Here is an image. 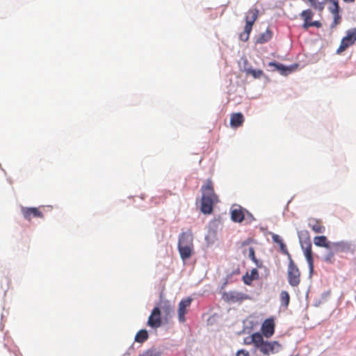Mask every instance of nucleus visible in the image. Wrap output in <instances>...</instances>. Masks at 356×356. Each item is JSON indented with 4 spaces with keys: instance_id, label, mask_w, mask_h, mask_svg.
Listing matches in <instances>:
<instances>
[{
    "instance_id": "1",
    "label": "nucleus",
    "mask_w": 356,
    "mask_h": 356,
    "mask_svg": "<svg viewBox=\"0 0 356 356\" xmlns=\"http://www.w3.org/2000/svg\"><path fill=\"white\" fill-rule=\"evenodd\" d=\"M201 211L204 214H210L213 211V206L219 202L218 195L214 192L213 184L211 179H207L201 187Z\"/></svg>"
},
{
    "instance_id": "2",
    "label": "nucleus",
    "mask_w": 356,
    "mask_h": 356,
    "mask_svg": "<svg viewBox=\"0 0 356 356\" xmlns=\"http://www.w3.org/2000/svg\"><path fill=\"white\" fill-rule=\"evenodd\" d=\"M246 344L253 343L264 355H269L277 353L281 349V345L277 341H268L264 339L259 332L253 333L250 341H245Z\"/></svg>"
},
{
    "instance_id": "3",
    "label": "nucleus",
    "mask_w": 356,
    "mask_h": 356,
    "mask_svg": "<svg viewBox=\"0 0 356 356\" xmlns=\"http://www.w3.org/2000/svg\"><path fill=\"white\" fill-rule=\"evenodd\" d=\"M289 256V263L288 266L287 278L289 284L291 286H298L300 283V272L298 266L295 264Z\"/></svg>"
},
{
    "instance_id": "4",
    "label": "nucleus",
    "mask_w": 356,
    "mask_h": 356,
    "mask_svg": "<svg viewBox=\"0 0 356 356\" xmlns=\"http://www.w3.org/2000/svg\"><path fill=\"white\" fill-rule=\"evenodd\" d=\"M356 42V29H350L346 31V35L340 42L339 47L337 49V53L341 54L349 47L352 46Z\"/></svg>"
},
{
    "instance_id": "5",
    "label": "nucleus",
    "mask_w": 356,
    "mask_h": 356,
    "mask_svg": "<svg viewBox=\"0 0 356 356\" xmlns=\"http://www.w3.org/2000/svg\"><path fill=\"white\" fill-rule=\"evenodd\" d=\"M327 1L329 3L328 10L333 15V22L330 24V29H333L341 22V16L339 14V0H327Z\"/></svg>"
},
{
    "instance_id": "6",
    "label": "nucleus",
    "mask_w": 356,
    "mask_h": 356,
    "mask_svg": "<svg viewBox=\"0 0 356 356\" xmlns=\"http://www.w3.org/2000/svg\"><path fill=\"white\" fill-rule=\"evenodd\" d=\"M44 207H22L21 211L23 217L30 221L33 218H43L44 213L42 209H44Z\"/></svg>"
},
{
    "instance_id": "7",
    "label": "nucleus",
    "mask_w": 356,
    "mask_h": 356,
    "mask_svg": "<svg viewBox=\"0 0 356 356\" xmlns=\"http://www.w3.org/2000/svg\"><path fill=\"white\" fill-rule=\"evenodd\" d=\"M333 248L337 252V253L339 252H343V253H347L350 252L352 254L354 253L355 251V245L347 241H340L337 242H332L331 248Z\"/></svg>"
},
{
    "instance_id": "8",
    "label": "nucleus",
    "mask_w": 356,
    "mask_h": 356,
    "mask_svg": "<svg viewBox=\"0 0 356 356\" xmlns=\"http://www.w3.org/2000/svg\"><path fill=\"white\" fill-rule=\"evenodd\" d=\"M147 325L152 328H158L161 325V309L155 307L148 318Z\"/></svg>"
},
{
    "instance_id": "9",
    "label": "nucleus",
    "mask_w": 356,
    "mask_h": 356,
    "mask_svg": "<svg viewBox=\"0 0 356 356\" xmlns=\"http://www.w3.org/2000/svg\"><path fill=\"white\" fill-rule=\"evenodd\" d=\"M193 299L191 298H187L186 299L181 300L179 303L178 308V318L179 321L181 323L184 322L185 315L188 312V309L190 307Z\"/></svg>"
},
{
    "instance_id": "10",
    "label": "nucleus",
    "mask_w": 356,
    "mask_h": 356,
    "mask_svg": "<svg viewBox=\"0 0 356 356\" xmlns=\"http://www.w3.org/2000/svg\"><path fill=\"white\" fill-rule=\"evenodd\" d=\"M177 246L194 247L193 236L191 231L183 232L179 234Z\"/></svg>"
},
{
    "instance_id": "11",
    "label": "nucleus",
    "mask_w": 356,
    "mask_h": 356,
    "mask_svg": "<svg viewBox=\"0 0 356 356\" xmlns=\"http://www.w3.org/2000/svg\"><path fill=\"white\" fill-rule=\"evenodd\" d=\"M259 9L257 8H251L245 14V20L246 29H252L254 22L257 21L259 17Z\"/></svg>"
},
{
    "instance_id": "12",
    "label": "nucleus",
    "mask_w": 356,
    "mask_h": 356,
    "mask_svg": "<svg viewBox=\"0 0 356 356\" xmlns=\"http://www.w3.org/2000/svg\"><path fill=\"white\" fill-rule=\"evenodd\" d=\"M262 336L270 337L275 332V322L273 318L266 319L261 325Z\"/></svg>"
},
{
    "instance_id": "13",
    "label": "nucleus",
    "mask_w": 356,
    "mask_h": 356,
    "mask_svg": "<svg viewBox=\"0 0 356 356\" xmlns=\"http://www.w3.org/2000/svg\"><path fill=\"white\" fill-rule=\"evenodd\" d=\"M224 298L229 302H241L248 298V296L238 291H229L224 294Z\"/></svg>"
},
{
    "instance_id": "14",
    "label": "nucleus",
    "mask_w": 356,
    "mask_h": 356,
    "mask_svg": "<svg viewBox=\"0 0 356 356\" xmlns=\"http://www.w3.org/2000/svg\"><path fill=\"white\" fill-rule=\"evenodd\" d=\"M303 250L305 257L309 265V273L312 274L314 271V259L311 243H307V245L303 248Z\"/></svg>"
},
{
    "instance_id": "15",
    "label": "nucleus",
    "mask_w": 356,
    "mask_h": 356,
    "mask_svg": "<svg viewBox=\"0 0 356 356\" xmlns=\"http://www.w3.org/2000/svg\"><path fill=\"white\" fill-rule=\"evenodd\" d=\"M308 225L315 233L317 234H323L325 230L322 221L318 219L310 218L309 220Z\"/></svg>"
},
{
    "instance_id": "16",
    "label": "nucleus",
    "mask_w": 356,
    "mask_h": 356,
    "mask_svg": "<svg viewBox=\"0 0 356 356\" xmlns=\"http://www.w3.org/2000/svg\"><path fill=\"white\" fill-rule=\"evenodd\" d=\"M245 218L244 211L240 206L234 207L231 210V219L235 222H241Z\"/></svg>"
},
{
    "instance_id": "17",
    "label": "nucleus",
    "mask_w": 356,
    "mask_h": 356,
    "mask_svg": "<svg viewBox=\"0 0 356 356\" xmlns=\"http://www.w3.org/2000/svg\"><path fill=\"white\" fill-rule=\"evenodd\" d=\"M245 118L241 113H233L230 116V126L232 128H238L243 124Z\"/></svg>"
},
{
    "instance_id": "18",
    "label": "nucleus",
    "mask_w": 356,
    "mask_h": 356,
    "mask_svg": "<svg viewBox=\"0 0 356 356\" xmlns=\"http://www.w3.org/2000/svg\"><path fill=\"white\" fill-rule=\"evenodd\" d=\"M180 257L183 261H186L191 257L194 253V247L177 246Z\"/></svg>"
},
{
    "instance_id": "19",
    "label": "nucleus",
    "mask_w": 356,
    "mask_h": 356,
    "mask_svg": "<svg viewBox=\"0 0 356 356\" xmlns=\"http://www.w3.org/2000/svg\"><path fill=\"white\" fill-rule=\"evenodd\" d=\"M314 243L316 246L322 248H331L332 242L328 241L325 236H316L314 238Z\"/></svg>"
},
{
    "instance_id": "20",
    "label": "nucleus",
    "mask_w": 356,
    "mask_h": 356,
    "mask_svg": "<svg viewBox=\"0 0 356 356\" xmlns=\"http://www.w3.org/2000/svg\"><path fill=\"white\" fill-rule=\"evenodd\" d=\"M326 250V252L322 256V260L326 264H333L335 262V254L337 252H335L332 247L327 248Z\"/></svg>"
},
{
    "instance_id": "21",
    "label": "nucleus",
    "mask_w": 356,
    "mask_h": 356,
    "mask_svg": "<svg viewBox=\"0 0 356 356\" xmlns=\"http://www.w3.org/2000/svg\"><path fill=\"white\" fill-rule=\"evenodd\" d=\"M149 334L147 331L146 330H140L136 333L135 336V341L143 343L146 340H147Z\"/></svg>"
},
{
    "instance_id": "22",
    "label": "nucleus",
    "mask_w": 356,
    "mask_h": 356,
    "mask_svg": "<svg viewBox=\"0 0 356 356\" xmlns=\"http://www.w3.org/2000/svg\"><path fill=\"white\" fill-rule=\"evenodd\" d=\"M161 309L165 314L166 317H171L173 313V307L170 304L168 301H164L161 303Z\"/></svg>"
},
{
    "instance_id": "23",
    "label": "nucleus",
    "mask_w": 356,
    "mask_h": 356,
    "mask_svg": "<svg viewBox=\"0 0 356 356\" xmlns=\"http://www.w3.org/2000/svg\"><path fill=\"white\" fill-rule=\"evenodd\" d=\"M311 6L316 10L322 11L324 9L327 0H308Z\"/></svg>"
},
{
    "instance_id": "24",
    "label": "nucleus",
    "mask_w": 356,
    "mask_h": 356,
    "mask_svg": "<svg viewBox=\"0 0 356 356\" xmlns=\"http://www.w3.org/2000/svg\"><path fill=\"white\" fill-rule=\"evenodd\" d=\"M272 38L271 31L267 29L264 33H261L257 40V42L259 44L265 43L269 41Z\"/></svg>"
},
{
    "instance_id": "25",
    "label": "nucleus",
    "mask_w": 356,
    "mask_h": 356,
    "mask_svg": "<svg viewBox=\"0 0 356 356\" xmlns=\"http://www.w3.org/2000/svg\"><path fill=\"white\" fill-rule=\"evenodd\" d=\"M257 270L254 268L251 270L250 275H247V276L243 277V281L246 284L250 285L253 280H257Z\"/></svg>"
},
{
    "instance_id": "26",
    "label": "nucleus",
    "mask_w": 356,
    "mask_h": 356,
    "mask_svg": "<svg viewBox=\"0 0 356 356\" xmlns=\"http://www.w3.org/2000/svg\"><path fill=\"white\" fill-rule=\"evenodd\" d=\"M244 72L248 75H252L254 79H259L264 74V72L261 70L245 68Z\"/></svg>"
},
{
    "instance_id": "27",
    "label": "nucleus",
    "mask_w": 356,
    "mask_h": 356,
    "mask_svg": "<svg viewBox=\"0 0 356 356\" xmlns=\"http://www.w3.org/2000/svg\"><path fill=\"white\" fill-rule=\"evenodd\" d=\"M313 15V12L309 9L303 10L300 14V17L304 20V24H309Z\"/></svg>"
},
{
    "instance_id": "28",
    "label": "nucleus",
    "mask_w": 356,
    "mask_h": 356,
    "mask_svg": "<svg viewBox=\"0 0 356 356\" xmlns=\"http://www.w3.org/2000/svg\"><path fill=\"white\" fill-rule=\"evenodd\" d=\"M269 65L270 66H275L277 70H279L282 74L286 75L288 73L291 72V70L290 67H285L283 65L277 64L276 63H270Z\"/></svg>"
},
{
    "instance_id": "29",
    "label": "nucleus",
    "mask_w": 356,
    "mask_h": 356,
    "mask_svg": "<svg viewBox=\"0 0 356 356\" xmlns=\"http://www.w3.org/2000/svg\"><path fill=\"white\" fill-rule=\"evenodd\" d=\"M280 300L282 305L285 307H288L290 302V296L287 291H282L280 293Z\"/></svg>"
},
{
    "instance_id": "30",
    "label": "nucleus",
    "mask_w": 356,
    "mask_h": 356,
    "mask_svg": "<svg viewBox=\"0 0 356 356\" xmlns=\"http://www.w3.org/2000/svg\"><path fill=\"white\" fill-rule=\"evenodd\" d=\"M252 28H250L249 29H246V26L244 27V31L240 34V39L242 41L246 42L249 39L250 34L252 31Z\"/></svg>"
},
{
    "instance_id": "31",
    "label": "nucleus",
    "mask_w": 356,
    "mask_h": 356,
    "mask_svg": "<svg viewBox=\"0 0 356 356\" xmlns=\"http://www.w3.org/2000/svg\"><path fill=\"white\" fill-rule=\"evenodd\" d=\"M139 356H160V354L155 350L149 349L143 352V354L140 355Z\"/></svg>"
},
{
    "instance_id": "32",
    "label": "nucleus",
    "mask_w": 356,
    "mask_h": 356,
    "mask_svg": "<svg viewBox=\"0 0 356 356\" xmlns=\"http://www.w3.org/2000/svg\"><path fill=\"white\" fill-rule=\"evenodd\" d=\"M315 26L317 28H320L321 26V23L319 21H314L311 22L309 24H303L302 27L305 29H307L309 27Z\"/></svg>"
},
{
    "instance_id": "33",
    "label": "nucleus",
    "mask_w": 356,
    "mask_h": 356,
    "mask_svg": "<svg viewBox=\"0 0 356 356\" xmlns=\"http://www.w3.org/2000/svg\"><path fill=\"white\" fill-rule=\"evenodd\" d=\"M249 257L255 263L257 264V260L255 257V252L253 248L250 247L248 249Z\"/></svg>"
},
{
    "instance_id": "34",
    "label": "nucleus",
    "mask_w": 356,
    "mask_h": 356,
    "mask_svg": "<svg viewBox=\"0 0 356 356\" xmlns=\"http://www.w3.org/2000/svg\"><path fill=\"white\" fill-rule=\"evenodd\" d=\"M272 238L273 241L279 245L283 242L282 238L279 235L274 234Z\"/></svg>"
},
{
    "instance_id": "35",
    "label": "nucleus",
    "mask_w": 356,
    "mask_h": 356,
    "mask_svg": "<svg viewBox=\"0 0 356 356\" xmlns=\"http://www.w3.org/2000/svg\"><path fill=\"white\" fill-rule=\"evenodd\" d=\"M236 356H250V354L247 350H240L237 352Z\"/></svg>"
},
{
    "instance_id": "36",
    "label": "nucleus",
    "mask_w": 356,
    "mask_h": 356,
    "mask_svg": "<svg viewBox=\"0 0 356 356\" xmlns=\"http://www.w3.org/2000/svg\"><path fill=\"white\" fill-rule=\"evenodd\" d=\"M280 249L282 251V252L289 254V252L287 251L286 247L285 244L283 242L280 244Z\"/></svg>"
},
{
    "instance_id": "37",
    "label": "nucleus",
    "mask_w": 356,
    "mask_h": 356,
    "mask_svg": "<svg viewBox=\"0 0 356 356\" xmlns=\"http://www.w3.org/2000/svg\"><path fill=\"white\" fill-rule=\"evenodd\" d=\"M343 1L346 3H354L355 0H343Z\"/></svg>"
}]
</instances>
